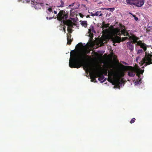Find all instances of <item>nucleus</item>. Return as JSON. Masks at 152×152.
Wrapping results in <instances>:
<instances>
[{"mask_svg":"<svg viewBox=\"0 0 152 152\" xmlns=\"http://www.w3.org/2000/svg\"><path fill=\"white\" fill-rule=\"evenodd\" d=\"M114 34L115 35L119 36L121 35V34H124V36H128V37L123 38L122 40L125 41L127 39L129 40H132L131 41H129L127 43V47L131 51L134 50V43L136 45L140 46L141 48L143 49L144 51H145L146 50V45L142 43L141 41H138V40L139 38L137 37L134 35L130 36L126 31L124 26L120 25V28H116L114 30Z\"/></svg>","mask_w":152,"mask_h":152,"instance_id":"1","label":"nucleus"},{"mask_svg":"<svg viewBox=\"0 0 152 152\" xmlns=\"http://www.w3.org/2000/svg\"><path fill=\"white\" fill-rule=\"evenodd\" d=\"M87 56L85 53L76 54L74 50L71 51L69 60V66L72 68H79L80 66L77 64L84 61Z\"/></svg>","mask_w":152,"mask_h":152,"instance_id":"2","label":"nucleus"},{"mask_svg":"<svg viewBox=\"0 0 152 152\" xmlns=\"http://www.w3.org/2000/svg\"><path fill=\"white\" fill-rule=\"evenodd\" d=\"M68 15L63 10H61L56 15L55 18H56L57 19L61 22V24L66 25L67 26V31L70 33L72 32L71 28H73V24L72 22L70 20H67Z\"/></svg>","mask_w":152,"mask_h":152,"instance_id":"3","label":"nucleus"},{"mask_svg":"<svg viewBox=\"0 0 152 152\" xmlns=\"http://www.w3.org/2000/svg\"><path fill=\"white\" fill-rule=\"evenodd\" d=\"M128 71V75L130 77H133L134 76L135 74L136 73L137 76L139 78V80H137L134 82L135 85L140 84L141 83V80L142 79L141 75L143 72V71L142 70L140 69L137 67L134 68L131 66H128L127 69Z\"/></svg>","mask_w":152,"mask_h":152,"instance_id":"4","label":"nucleus"},{"mask_svg":"<svg viewBox=\"0 0 152 152\" xmlns=\"http://www.w3.org/2000/svg\"><path fill=\"white\" fill-rule=\"evenodd\" d=\"M49 17L47 16L46 18L47 20H51L54 18V15L53 14V12L55 14H56L57 11L55 10L54 7H51L48 8L46 11Z\"/></svg>","mask_w":152,"mask_h":152,"instance_id":"5","label":"nucleus"},{"mask_svg":"<svg viewBox=\"0 0 152 152\" xmlns=\"http://www.w3.org/2000/svg\"><path fill=\"white\" fill-rule=\"evenodd\" d=\"M111 81L113 85H115L114 86L115 88L116 87L117 88L120 89V87L123 86V83L122 81L118 78H112Z\"/></svg>","mask_w":152,"mask_h":152,"instance_id":"6","label":"nucleus"},{"mask_svg":"<svg viewBox=\"0 0 152 152\" xmlns=\"http://www.w3.org/2000/svg\"><path fill=\"white\" fill-rule=\"evenodd\" d=\"M144 0H135L134 5L137 7H141L144 4Z\"/></svg>","mask_w":152,"mask_h":152,"instance_id":"7","label":"nucleus"},{"mask_svg":"<svg viewBox=\"0 0 152 152\" xmlns=\"http://www.w3.org/2000/svg\"><path fill=\"white\" fill-rule=\"evenodd\" d=\"M100 72L99 71L93 73L91 74L90 77L91 79H92L93 78H94V79L93 80L91 79V81L93 82L94 80H95L96 78L97 77H99L100 75Z\"/></svg>","mask_w":152,"mask_h":152,"instance_id":"8","label":"nucleus"},{"mask_svg":"<svg viewBox=\"0 0 152 152\" xmlns=\"http://www.w3.org/2000/svg\"><path fill=\"white\" fill-rule=\"evenodd\" d=\"M32 2L31 1L30 2H28V3H31V4H33V5H34V8L35 9H36L37 10L40 9L41 7L43 6V4L42 3H37L36 2H33L32 0Z\"/></svg>","mask_w":152,"mask_h":152,"instance_id":"9","label":"nucleus"},{"mask_svg":"<svg viewBox=\"0 0 152 152\" xmlns=\"http://www.w3.org/2000/svg\"><path fill=\"white\" fill-rule=\"evenodd\" d=\"M126 2L128 4L132 5L133 4H134L135 1V0H126Z\"/></svg>","mask_w":152,"mask_h":152,"instance_id":"10","label":"nucleus"},{"mask_svg":"<svg viewBox=\"0 0 152 152\" xmlns=\"http://www.w3.org/2000/svg\"><path fill=\"white\" fill-rule=\"evenodd\" d=\"M70 37H71L70 35H69L67 34V43L69 44H70L72 42L71 39L70 38Z\"/></svg>","mask_w":152,"mask_h":152,"instance_id":"11","label":"nucleus"},{"mask_svg":"<svg viewBox=\"0 0 152 152\" xmlns=\"http://www.w3.org/2000/svg\"><path fill=\"white\" fill-rule=\"evenodd\" d=\"M95 16H101L102 15L101 11H97L94 13Z\"/></svg>","mask_w":152,"mask_h":152,"instance_id":"12","label":"nucleus"},{"mask_svg":"<svg viewBox=\"0 0 152 152\" xmlns=\"http://www.w3.org/2000/svg\"><path fill=\"white\" fill-rule=\"evenodd\" d=\"M81 24L84 27H86L87 25V22L86 21H82L81 22Z\"/></svg>","mask_w":152,"mask_h":152,"instance_id":"13","label":"nucleus"},{"mask_svg":"<svg viewBox=\"0 0 152 152\" xmlns=\"http://www.w3.org/2000/svg\"><path fill=\"white\" fill-rule=\"evenodd\" d=\"M60 2L61 3L60 5H58L57 6V7H64V2L61 0L60 1Z\"/></svg>","mask_w":152,"mask_h":152,"instance_id":"14","label":"nucleus"},{"mask_svg":"<svg viewBox=\"0 0 152 152\" xmlns=\"http://www.w3.org/2000/svg\"><path fill=\"white\" fill-rule=\"evenodd\" d=\"M106 10H109L111 12H113L115 10V8H110L106 9Z\"/></svg>","mask_w":152,"mask_h":152,"instance_id":"15","label":"nucleus"},{"mask_svg":"<svg viewBox=\"0 0 152 152\" xmlns=\"http://www.w3.org/2000/svg\"><path fill=\"white\" fill-rule=\"evenodd\" d=\"M104 76L103 75H102L100 77H99L98 78V80H99V81H101L102 80L104 79Z\"/></svg>","mask_w":152,"mask_h":152,"instance_id":"16","label":"nucleus"},{"mask_svg":"<svg viewBox=\"0 0 152 152\" xmlns=\"http://www.w3.org/2000/svg\"><path fill=\"white\" fill-rule=\"evenodd\" d=\"M143 50L142 49H140L137 51V54H140L142 53Z\"/></svg>","mask_w":152,"mask_h":152,"instance_id":"17","label":"nucleus"},{"mask_svg":"<svg viewBox=\"0 0 152 152\" xmlns=\"http://www.w3.org/2000/svg\"><path fill=\"white\" fill-rule=\"evenodd\" d=\"M135 120V118H133L130 121V123L131 124L134 123Z\"/></svg>","mask_w":152,"mask_h":152,"instance_id":"18","label":"nucleus"},{"mask_svg":"<svg viewBox=\"0 0 152 152\" xmlns=\"http://www.w3.org/2000/svg\"><path fill=\"white\" fill-rule=\"evenodd\" d=\"M31 1L32 2V0H23V2L28 3L29 2H30Z\"/></svg>","mask_w":152,"mask_h":152,"instance_id":"19","label":"nucleus"},{"mask_svg":"<svg viewBox=\"0 0 152 152\" xmlns=\"http://www.w3.org/2000/svg\"><path fill=\"white\" fill-rule=\"evenodd\" d=\"M90 36V39L91 40H92L93 39V34H90L89 35Z\"/></svg>","mask_w":152,"mask_h":152,"instance_id":"20","label":"nucleus"},{"mask_svg":"<svg viewBox=\"0 0 152 152\" xmlns=\"http://www.w3.org/2000/svg\"><path fill=\"white\" fill-rule=\"evenodd\" d=\"M86 68L87 70H89L90 69V67L88 65H86Z\"/></svg>","mask_w":152,"mask_h":152,"instance_id":"21","label":"nucleus"},{"mask_svg":"<svg viewBox=\"0 0 152 152\" xmlns=\"http://www.w3.org/2000/svg\"><path fill=\"white\" fill-rule=\"evenodd\" d=\"M133 17L134 18V19L135 20L137 21L138 20V18L136 17L135 15H133Z\"/></svg>","mask_w":152,"mask_h":152,"instance_id":"22","label":"nucleus"},{"mask_svg":"<svg viewBox=\"0 0 152 152\" xmlns=\"http://www.w3.org/2000/svg\"><path fill=\"white\" fill-rule=\"evenodd\" d=\"M91 31H92V32L95 33V31L94 30V29L93 27H92V28L91 30Z\"/></svg>","mask_w":152,"mask_h":152,"instance_id":"23","label":"nucleus"},{"mask_svg":"<svg viewBox=\"0 0 152 152\" xmlns=\"http://www.w3.org/2000/svg\"><path fill=\"white\" fill-rule=\"evenodd\" d=\"M94 15V13H93L92 12L91 13V15L93 17H94V16H95Z\"/></svg>","mask_w":152,"mask_h":152,"instance_id":"24","label":"nucleus"},{"mask_svg":"<svg viewBox=\"0 0 152 152\" xmlns=\"http://www.w3.org/2000/svg\"><path fill=\"white\" fill-rule=\"evenodd\" d=\"M106 80V78H105V79L104 80L102 81L101 83H103Z\"/></svg>","mask_w":152,"mask_h":152,"instance_id":"25","label":"nucleus"},{"mask_svg":"<svg viewBox=\"0 0 152 152\" xmlns=\"http://www.w3.org/2000/svg\"><path fill=\"white\" fill-rule=\"evenodd\" d=\"M65 26H64V27H63V31L64 32V33H65Z\"/></svg>","mask_w":152,"mask_h":152,"instance_id":"26","label":"nucleus"},{"mask_svg":"<svg viewBox=\"0 0 152 152\" xmlns=\"http://www.w3.org/2000/svg\"><path fill=\"white\" fill-rule=\"evenodd\" d=\"M106 9H107V8H101V9L102 10H106Z\"/></svg>","mask_w":152,"mask_h":152,"instance_id":"27","label":"nucleus"},{"mask_svg":"<svg viewBox=\"0 0 152 152\" xmlns=\"http://www.w3.org/2000/svg\"><path fill=\"white\" fill-rule=\"evenodd\" d=\"M89 17V16H88V17Z\"/></svg>","mask_w":152,"mask_h":152,"instance_id":"28","label":"nucleus"}]
</instances>
